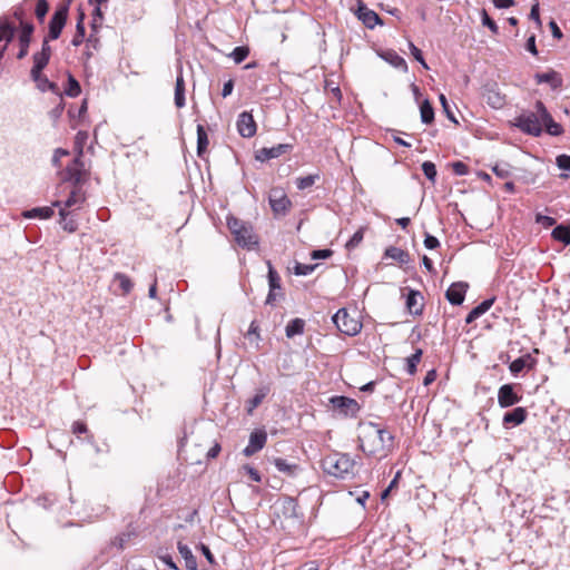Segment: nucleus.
<instances>
[{
	"mask_svg": "<svg viewBox=\"0 0 570 570\" xmlns=\"http://www.w3.org/2000/svg\"><path fill=\"white\" fill-rule=\"evenodd\" d=\"M513 124L521 131L532 136H539L543 128L552 136H558L562 131L561 126L552 119L542 101H537L533 110H523Z\"/></svg>",
	"mask_w": 570,
	"mask_h": 570,
	"instance_id": "f257e3e1",
	"label": "nucleus"
},
{
	"mask_svg": "<svg viewBox=\"0 0 570 570\" xmlns=\"http://www.w3.org/2000/svg\"><path fill=\"white\" fill-rule=\"evenodd\" d=\"M393 442L392 434L377 425L370 423L362 430L360 435V446L367 455L383 458L386 456Z\"/></svg>",
	"mask_w": 570,
	"mask_h": 570,
	"instance_id": "f03ea898",
	"label": "nucleus"
},
{
	"mask_svg": "<svg viewBox=\"0 0 570 570\" xmlns=\"http://www.w3.org/2000/svg\"><path fill=\"white\" fill-rule=\"evenodd\" d=\"M227 226L234 236L235 242L247 249L258 245V236L254 233L253 226L236 217L227 218Z\"/></svg>",
	"mask_w": 570,
	"mask_h": 570,
	"instance_id": "7ed1b4c3",
	"label": "nucleus"
},
{
	"mask_svg": "<svg viewBox=\"0 0 570 570\" xmlns=\"http://www.w3.org/2000/svg\"><path fill=\"white\" fill-rule=\"evenodd\" d=\"M354 465V461L347 454L342 453L330 454L322 461L324 472L341 479L352 474Z\"/></svg>",
	"mask_w": 570,
	"mask_h": 570,
	"instance_id": "20e7f679",
	"label": "nucleus"
},
{
	"mask_svg": "<svg viewBox=\"0 0 570 570\" xmlns=\"http://www.w3.org/2000/svg\"><path fill=\"white\" fill-rule=\"evenodd\" d=\"M333 322L343 334L354 336L360 333L362 323L350 315L345 308L338 309L333 316Z\"/></svg>",
	"mask_w": 570,
	"mask_h": 570,
	"instance_id": "39448f33",
	"label": "nucleus"
},
{
	"mask_svg": "<svg viewBox=\"0 0 570 570\" xmlns=\"http://www.w3.org/2000/svg\"><path fill=\"white\" fill-rule=\"evenodd\" d=\"M268 200L275 215H285L292 206L285 190L281 187H273L269 190Z\"/></svg>",
	"mask_w": 570,
	"mask_h": 570,
	"instance_id": "423d86ee",
	"label": "nucleus"
},
{
	"mask_svg": "<svg viewBox=\"0 0 570 570\" xmlns=\"http://www.w3.org/2000/svg\"><path fill=\"white\" fill-rule=\"evenodd\" d=\"M68 11H69L68 3L61 4L56 9V11L49 22V33L46 39L55 40L60 37L61 31H62V29L66 24L67 18H68Z\"/></svg>",
	"mask_w": 570,
	"mask_h": 570,
	"instance_id": "0eeeda50",
	"label": "nucleus"
},
{
	"mask_svg": "<svg viewBox=\"0 0 570 570\" xmlns=\"http://www.w3.org/2000/svg\"><path fill=\"white\" fill-rule=\"evenodd\" d=\"M51 57V47L49 46L48 39H45L42 42V48L39 52L33 55V67L31 69L32 79L39 78V72H41L45 67L48 65Z\"/></svg>",
	"mask_w": 570,
	"mask_h": 570,
	"instance_id": "6e6552de",
	"label": "nucleus"
},
{
	"mask_svg": "<svg viewBox=\"0 0 570 570\" xmlns=\"http://www.w3.org/2000/svg\"><path fill=\"white\" fill-rule=\"evenodd\" d=\"M522 396L514 391L513 384H504L498 391V404L500 407H509L521 401Z\"/></svg>",
	"mask_w": 570,
	"mask_h": 570,
	"instance_id": "1a4fd4ad",
	"label": "nucleus"
},
{
	"mask_svg": "<svg viewBox=\"0 0 570 570\" xmlns=\"http://www.w3.org/2000/svg\"><path fill=\"white\" fill-rule=\"evenodd\" d=\"M354 13L370 29L381 23L379 14L368 9L361 0H357V8L354 10Z\"/></svg>",
	"mask_w": 570,
	"mask_h": 570,
	"instance_id": "9d476101",
	"label": "nucleus"
},
{
	"mask_svg": "<svg viewBox=\"0 0 570 570\" xmlns=\"http://www.w3.org/2000/svg\"><path fill=\"white\" fill-rule=\"evenodd\" d=\"M267 441V434L265 431H254L249 435L248 445L244 449L243 453L245 456H252L256 452L261 451Z\"/></svg>",
	"mask_w": 570,
	"mask_h": 570,
	"instance_id": "9b49d317",
	"label": "nucleus"
},
{
	"mask_svg": "<svg viewBox=\"0 0 570 570\" xmlns=\"http://www.w3.org/2000/svg\"><path fill=\"white\" fill-rule=\"evenodd\" d=\"M237 129L239 135L245 138H250L256 134V122L249 112L244 111L238 116Z\"/></svg>",
	"mask_w": 570,
	"mask_h": 570,
	"instance_id": "f8f14e48",
	"label": "nucleus"
},
{
	"mask_svg": "<svg viewBox=\"0 0 570 570\" xmlns=\"http://www.w3.org/2000/svg\"><path fill=\"white\" fill-rule=\"evenodd\" d=\"M468 287V284L463 282L453 283L445 293L448 301L453 305L462 304Z\"/></svg>",
	"mask_w": 570,
	"mask_h": 570,
	"instance_id": "ddd939ff",
	"label": "nucleus"
},
{
	"mask_svg": "<svg viewBox=\"0 0 570 570\" xmlns=\"http://www.w3.org/2000/svg\"><path fill=\"white\" fill-rule=\"evenodd\" d=\"M292 148L288 144H279L271 148H262L256 154V159L259 161H266L273 158H277L283 154L287 153Z\"/></svg>",
	"mask_w": 570,
	"mask_h": 570,
	"instance_id": "4468645a",
	"label": "nucleus"
},
{
	"mask_svg": "<svg viewBox=\"0 0 570 570\" xmlns=\"http://www.w3.org/2000/svg\"><path fill=\"white\" fill-rule=\"evenodd\" d=\"M528 416V412L524 407H515L503 415V425L505 428H512L522 424Z\"/></svg>",
	"mask_w": 570,
	"mask_h": 570,
	"instance_id": "2eb2a0df",
	"label": "nucleus"
},
{
	"mask_svg": "<svg viewBox=\"0 0 570 570\" xmlns=\"http://www.w3.org/2000/svg\"><path fill=\"white\" fill-rule=\"evenodd\" d=\"M534 79L537 83H548L552 89H558L562 86V77L554 70L535 73Z\"/></svg>",
	"mask_w": 570,
	"mask_h": 570,
	"instance_id": "dca6fc26",
	"label": "nucleus"
},
{
	"mask_svg": "<svg viewBox=\"0 0 570 570\" xmlns=\"http://www.w3.org/2000/svg\"><path fill=\"white\" fill-rule=\"evenodd\" d=\"M80 157L81 156L78 155L72 164L67 167V179L72 180L76 184L82 181L85 177V168L83 164L80 161Z\"/></svg>",
	"mask_w": 570,
	"mask_h": 570,
	"instance_id": "f3484780",
	"label": "nucleus"
},
{
	"mask_svg": "<svg viewBox=\"0 0 570 570\" xmlns=\"http://www.w3.org/2000/svg\"><path fill=\"white\" fill-rule=\"evenodd\" d=\"M494 303V298H489L480 303L478 306L471 309V312L466 315L465 322L468 324L474 322L484 313H487Z\"/></svg>",
	"mask_w": 570,
	"mask_h": 570,
	"instance_id": "a211bd4d",
	"label": "nucleus"
},
{
	"mask_svg": "<svg viewBox=\"0 0 570 570\" xmlns=\"http://www.w3.org/2000/svg\"><path fill=\"white\" fill-rule=\"evenodd\" d=\"M381 57L393 67L401 69L403 71H407L406 61L396 51L386 50L381 53Z\"/></svg>",
	"mask_w": 570,
	"mask_h": 570,
	"instance_id": "6ab92c4d",
	"label": "nucleus"
},
{
	"mask_svg": "<svg viewBox=\"0 0 570 570\" xmlns=\"http://www.w3.org/2000/svg\"><path fill=\"white\" fill-rule=\"evenodd\" d=\"M332 403L335 407L344 410L346 414H354L358 409L355 400L345 396H335L332 399Z\"/></svg>",
	"mask_w": 570,
	"mask_h": 570,
	"instance_id": "aec40b11",
	"label": "nucleus"
},
{
	"mask_svg": "<svg viewBox=\"0 0 570 570\" xmlns=\"http://www.w3.org/2000/svg\"><path fill=\"white\" fill-rule=\"evenodd\" d=\"M178 551L185 560L186 568L188 570H197V561L188 546L178 542Z\"/></svg>",
	"mask_w": 570,
	"mask_h": 570,
	"instance_id": "412c9836",
	"label": "nucleus"
},
{
	"mask_svg": "<svg viewBox=\"0 0 570 570\" xmlns=\"http://www.w3.org/2000/svg\"><path fill=\"white\" fill-rule=\"evenodd\" d=\"M421 295L419 292L410 291L406 297V307L413 315H419L422 312L423 305L420 303Z\"/></svg>",
	"mask_w": 570,
	"mask_h": 570,
	"instance_id": "4be33fe9",
	"label": "nucleus"
},
{
	"mask_svg": "<svg viewBox=\"0 0 570 570\" xmlns=\"http://www.w3.org/2000/svg\"><path fill=\"white\" fill-rule=\"evenodd\" d=\"M186 104L185 100V81L181 72L177 76L176 86H175V106L177 108H183Z\"/></svg>",
	"mask_w": 570,
	"mask_h": 570,
	"instance_id": "5701e85b",
	"label": "nucleus"
},
{
	"mask_svg": "<svg viewBox=\"0 0 570 570\" xmlns=\"http://www.w3.org/2000/svg\"><path fill=\"white\" fill-rule=\"evenodd\" d=\"M385 257L394 259L400 264H406L409 262V254L402 248L390 246L385 249Z\"/></svg>",
	"mask_w": 570,
	"mask_h": 570,
	"instance_id": "b1692460",
	"label": "nucleus"
},
{
	"mask_svg": "<svg viewBox=\"0 0 570 570\" xmlns=\"http://www.w3.org/2000/svg\"><path fill=\"white\" fill-rule=\"evenodd\" d=\"M268 282H269V294L267 296L266 303L272 304L274 302V299H275L274 291L275 289H279L281 285H279V276L272 268L271 265H269V271H268Z\"/></svg>",
	"mask_w": 570,
	"mask_h": 570,
	"instance_id": "393cba45",
	"label": "nucleus"
},
{
	"mask_svg": "<svg viewBox=\"0 0 570 570\" xmlns=\"http://www.w3.org/2000/svg\"><path fill=\"white\" fill-rule=\"evenodd\" d=\"M86 197L80 189H73L68 199L65 202V205L62 208L67 210V208H71L76 206L77 208H80V206L85 203Z\"/></svg>",
	"mask_w": 570,
	"mask_h": 570,
	"instance_id": "a878e982",
	"label": "nucleus"
},
{
	"mask_svg": "<svg viewBox=\"0 0 570 570\" xmlns=\"http://www.w3.org/2000/svg\"><path fill=\"white\" fill-rule=\"evenodd\" d=\"M208 136L203 125L197 126V154L202 157L208 147Z\"/></svg>",
	"mask_w": 570,
	"mask_h": 570,
	"instance_id": "bb28decb",
	"label": "nucleus"
},
{
	"mask_svg": "<svg viewBox=\"0 0 570 570\" xmlns=\"http://www.w3.org/2000/svg\"><path fill=\"white\" fill-rule=\"evenodd\" d=\"M532 366V360H531V356L529 354L527 355H523L521 357H518L515 358L511 364H510V371L513 373V374H518L520 373L521 371H523L525 367H531Z\"/></svg>",
	"mask_w": 570,
	"mask_h": 570,
	"instance_id": "cd10ccee",
	"label": "nucleus"
},
{
	"mask_svg": "<svg viewBox=\"0 0 570 570\" xmlns=\"http://www.w3.org/2000/svg\"><path fill=\"white\" fill-rule=\"evenodd\" d=\"M268 393L267 389H261L257 393L246 402V411L252 414L254 410L263 402Z\"/></svg>",
	"mask_w": 570,
	"mask_h": 570,
	"instance_id": "c85d7f7f",
	"label": "nucleus"
},
{
	"mask_svg": "<svg viewBox=\"0 0 570 570\" xmlns=\"http://www.w3.org/2000/svg\"><path fill=\"white\" fill-rule=\"evenodd\" d=\"M53 215L52 207H38L31 210H28L23 214L26 218H50Z\"/></svg>",
	"mask_w": 570,
	"mask_h": 570,
	"instance_id": "c756f323",
	"label": "nucleus"
},
{
	"mask_svg": "<svg viewBox=\"0 0 570 570\" xmlns=\"http://www.w3.org/2000/svg\"><path fill=\"white\" fill-rule=\"evenodd\" d=\"M552 237L563 243L564 245L570 244V226L559 225L552 230Z\"/></svg>",
	"mask_w": 570,
	"mask_h": 570,
	"instance_id": "7c9ffc66",
	"label": "nucleus"
},
{
	"mask_svg": "<svg viewBox=\"0 0 570 570\" xmlns=\"http://www.w3.org/2000/svg\"><path fill=\"white\" fill-rule=\"evenodd\" d=\"M421 120L423 124H432L434 120V110L429 100H424L420 107Z\"/></svg>",
	"mask_w": 570,
	"mask_h": 570,
	"instance_id": "2f4dec72",
	"label": "nucleus"
},
{
	"mask_svg": "<svg viewBox=\"0 0 570 570\" xmlns=\"http://www.w3.org/2000/svg\"><path fill=\"white\" fill-rule=\"evenodd\" d=\"M274 465L279 472H283L287 475H294L298 466L294 463H288L286 460L282 458L274 459Z\"/></svg>",
	"mask_w": 570,
	"mask_h": 570,
	"instance_id": "473e14b6",
	"label": "nucleus"
},
{
	"mask_svg": "<svg viewBox=\"0 0 570 570\" xmlns=\"http://www.w3.org/2000/svg\"><path fill=\"white\" fill-rule=\"evenodd\" d=\"M423 351L417 348L411 356L406 358V371L410 375L415 374L416 366L421 362Z\"/></svg>",
	"mask_w": 570,
	"mask_h": 570,
	"instance_id": "72a5a7b5",
	"label": "nucleus"
},
{
	"mask_svg": "<svg viewBox=\"0 0 570 570\" xmlns=\"http://www.w3.org/2000/svg\"><path fill=\"white\" fill-rule=\"evenodd\" d=\"M304 331V321L301 318L292 320L286 326V336L293 337L302 334Z\"/></svg>",
	"mask_w": 570,
	"mask_h": 570,
	"instance_id": "f704fd0d",
	"label": "nucleus"
},
{
	"mask_svg": "<svg viewBox=\"0 0 570 570\" xmlns=\"http://www.w3.org/2000/svg\"><path fill=\"white\" fill-rule=\"evenodd\" d=\"M59 215H60V218H61L60 219V224H61V226H62V228L65 230H67L68 233H73V232L77 230V223H76V220L67 218L69 213L65 208H60Z\"/></svg>",
	"mask_w": 570,
	"mask_h": 570,
	"instance_id": "c9c22d12",
	"label": "nucleus"
},
{
	"mask_svg": "<svg viewBox=\"0 0 570 570\" xmlns=\"http://www.w3.org/2000/svg\"><path fill=\"white\" fill-rule=\"evenodd\" d=\"M85 38V26H83V13L80 14L77 26H76V35L73 36L71 43L75 47H78L82 43Z\"/></svg>",
	"mask_w": 570,
	"mask_h": 570,
	"instance_id": "e433bc0d",
	"label": "nucleus"
},
{
	"mask_svg": "<svg viewBox=\"0 0 570 570\" xmlns=\"http://www.w3.org/2000/svg\"><path fill=\"white\" fill-rule=\"evenodd\" d=\"M487 102L493 108H501L505 104L504 96L497 91H489L487 95Z\"/></svg>",
	"mask_w": 570,
	"mask_h": 570,
	"instance_id": "4c0bfd02",
	"label": "nucleus"
},
{
	"mask_svg": "<svg viewBox=\"0 0 570 570\" xmlns=\"http://www.w3.org/2000/svg\"><path fill=\"white\" fill-rule=\"evenodd\" d=\"M249 55V48L246 46L236 47L229 55L235 63L243 62Z\"/></svg>",
	"mask_w": 570,
	"mask_h": 570,
	"instance_id": "58836bf2",
	"label": "nucleus"
},
{
	"mask_svg": "<svg viewBox=\"0 0 570 570\" xmlns=\"http://www.w3.org/2000/svg\"><path fill=\"white\" fill-rule=\"evenodd\" d=\"M364 232H365V227H361V228H358V230H356L354 233V235L350 238V240L345 245L348 250L356 248L362 243L363 237H364Z\"/></svg>",
	"mask_w": 570,
	"mask_h": 570,
	"instance_id": "ea45409f",
	"label": "nucleus"
},
{
	"mask_svg": "<svg viewBox=\"0 0 570 570\" xmlns=\"http://www.w3.org/2000/svg\"><path fill=\"white\" fill-rule=\"evenodd\" d=\"M80 91L81 89L79 82L72 76H69L68 85L65 89L66 95L69 97H77L80 94Z\"/></svg>",
	"mask_w": 570,
	"mask_h": 570,
	"instance_id": "a19ab883",
	"label": "nucleus"
},
{
	"mask_svg": "<svg viewBox=\"0 0 570 570\" xmlns=\"http://www.w3.org/2000/svg\"><path fill=\"white\" fill-rule=\"evenodd\" d=\"M316 179H318V175H308L305 177H299L296 179V186L299 190H304L312 187L315 184Z\"/></svg>",
	"mask_w": 570,
	"mask_h": 570,
	"instance_id": "79ce46f5",
	"label": "nucleus"
},
{
	"mask_svg": "<svg viewBox=\"0 0 570 570\" xmlns=\"http://www.w3.org/2000/svg\"><path fill=\"white\" fill-rule=\"evenodd\" d=\"M116 279L125 294L129 293L134 286L132 282L125 274H116Z\"/></svg>",
	"mask_w": 570,
	"mask_h": 570,
	"instance_id": "37998d69",
	"label": "nucleus"
},
{
	"mask_svg": "<svg viewBox=\"0 0 570 570\" xmlns=\"http://www.w3.org/2000/svg\"><path fill=\"white\" fill-rule=\"evenodd\" d=\"M422 170L425 175V177L431 180V181H434L435 180V177H436V167L435 165L432 163V161H424L422 164Z\"/></svg>",
	"mask_w": 570,
	"mask_h": 570,
	"instance_id": "c03bdc74",
	"label": "nucleus"
},
{
	"mask_svg": "<svg viewBox=\"0 0 570 570\" xmlns=\"http://www.w3.org/2000/svg\"><path fill=\"white\" fill-rule=\"evenodd\" d=\"M409 48H410V51H411L412 56L414 57V59L417 62H420L424 69H429V66L425 62L421 50L411 41L409 42Z\"/></svg>",
	"mask_w": 570,
	"mask_h": 570,
	"instance_id": "a18cd8bd",
	"label": "nucleus"
},
{
	"mask_svg": "<svg viewBox=\"0 0 570 570\" xmlns=\"http://www.w3.org/2000/svg\"><path fill=\"white\" fill-rule=\"evenodd\" d=\"M258 330H259L258 324L255 321H253L247 331V337H248V340L254 341L255 347H258V341H259Z\"/></svg>",
	"mask_w": 570,
	"mask_h": 570,
	"instance_id": "49530a36",
	"label": "nucleus"
},
{
	"mask_svg": "<svg viewBox=\"0 0 570 570\" xmlns=\"http://www.w3.org/2000/svg\"><path fill=\"white\" fill-rule=\"evenodd\" d=\"M49 4L46 0H39L36 6V16L39 20H43L46 14L48 13Z\"/></svg>",
	"mask_w": 570,
	"mask_h": 570,
	"instance_id": "de8ad7c7",
	"label": "nucleus"
},
{
	"mask_svg": "<svg viewBox=\"0 0 570 570\" xmlns=\"http://www.w3.org/2000/svg\"><path fill=\"white\" fill-rule=\"evenodd\" d=\"M315 269V265H306L302 263H296L294 267V272L296 275L306 276L311 274Z\"/></svg>",
	"mask_w": 570,
	"mask_h": 570,
	"instance_id": "09e8293b",
	"label": "nucleus"
},
{
	"mask_svg": "<svg viewBox=\"0 0 570 570\" xmlns=\"http://www.w3.org/2000/svg\"><path fill=\"white\" fill-rule=\"evenodd\" d=\"M87 139H88L87 131H78L77 132V135H76V147H77L79 156L82 155V147L86 144Z\"/></svg>",
	"mask_w": 570,
	"mask_h": 570,
	"instance_id": "8fccbe9b",
	"label": "nucleus"
},
{
	"mask_svg": "<svg viewBox=\"0 0 570 570\" xmlns=\"http://www.w3.org/2000/svg\"><path fill=\"white\" fill-rule=\"evenodd\" d=\"M439 99H440V102L442 105L443 111L446 114L448 118L450 120H452L453 122L458 124V120L455 119L453 112L450 109V105H449V102L446 100V97L443 94H441Z\"/></svg>",
	"mask_w": 570,
	"mask_h": 570,
	"instance_id": "3c124183",
	"label": "nucleus"
},
{
	"mask_svg": "<svg viewBox=\"0 0 570 570\" xmlns=\"http://www.w3.org/2000/svg\"><path fill=\"white\" fill-rule=\"evenodd\" d=\"M451 166L455 175L464 176L469 173V167L462 161H455Z\"/></svg>",
	"mask_w": 570,
	"mask_h": 570,
	"instance_id": "603ef678",
	"label": "nucleus"
},
{
	"mask_svg": "<svg viewBox=\"0 0 570 570\" xmlns=\"http://www.w3.org/2000/svg\"><path fill=\"white\" fill-rule=\"evenodd\" d=\"M482 23L487 26L493 33L498 32L497 23L488 16L487 11H482Z\"/></svg>",
	"mask_w": 570,
	"mask_h": 570,
	"instance_id": "864d4df0",
	"label": "nucleus"
},
{
	"mask_svg": "<svg viewBox=\"0 0 570 570\" xmlns=\"http://www.w3.org/2000/svg\"><path fill=\"white\" fill-rule=\"evenodd\" d=\"M33 80L37 82L38 88H40L41 90H46L47 88L53 87V85L48 80V78L42 75V71L39 72V78Z\"/></svg>",
	"mask_w": 570,
	"mask_h": 570,
	"instance_id": "5fc2aeb1",
	"label": "nucleus"
},
{
	"mask_svg": "<svg viewBox=\"0 0 570 570\" xmlns=\"http://www.w3.org/2000/svg\"><path fill=\"white\" fill-rule=\"evenodd\" d=\"M492 171L500 178H508L510 176V170L504 165L493 166Z\"/></svg>",
	"mask_w": 570,
	"mask_h": 570,
	"instance_id": "6e6d98bb",
	"label": "nucleus"
},
{
	"mask_svg": "<svg viewBox=\"0 0 570 570\" xmlns=\"http://www.w3.org/2000/svg\"><path fill=\"white\" fill-rule=\"evenodd\" d=\"M557 165L559 168L564 170H570V156L569 155H560L557 157Z\"/></svg>",
	"mask_w": 570,
	"mask_h": 570,
	"instance_id": "4d7b16f0",
	"label": "nucleus"
},
{
	"mask_svg": "<svg viewBox=\"0 0 570 570\" xmlns=\"http://www.w3.org/2000/svg\"><path fill=\"white\" fill-rule=\"evenodd\" d=\"M424 246L429 249H435L436 247L440 246V242L436 237L426 234L424 239Z\"/></svg>",
	"mask_w": 570,
	"mask_h": 570,
	"instance_id": "13d9d810",
	"label": "nucleus"
},
{
	"mask_svg": "<svg viewBox=\"0 0 570 570\" xmlns=\"http://www.w3.org/2000/svg\"><path fill=\"white\" fill-rule=\"evenodd\" d=\"M537 223H539L543 227L548 228L556 224V219L550 216L537 215Z\"/></svg>",
	"mask_w": 570,
	"mask_h": 570,
	"instance_id": "bf43d9fd",
	"label": "nucleus"
},
{
	"mask_svg": "<svg viewBox=\"0 0 570 570\" xmlns=\"http://www.w3.org/2000/svg\"><path fill=\"white\" fill-rule=\"evenodd\" d=\"M529 18L533 21H535L537 26L538 27H541V20H540V13H539V3L535 2L531 10H530V14H529Z\"/></svg>",
	"mask_w": 570,
	"mask_h": 570,
	"instance_id": "052dcab7",
	"label": "nucleus"
},
{
	"mask_svg": "<svg viewBox=\"0 0 570 570\" xmlns=\"http://www.w3.org/2000/svg\"><path fill=\"white\" fill-rule=\"evenodd\" d=\"M332 254H333V252L331 249L313 250L312 258L313 259H324V258H328Z\"/></svg>",
	"mask_w": 570,
	"mask_h": 570,
	"instance_id": "680f3d73",
	"label": "nucleus"
},
{
	"mask_svg": "<svg viewBox=\"0 0 570 570\" xmlns=\"http://www.w3.org/2000/svg\"><path fill=\"white\" fill-rule=\"evenodd\" d=\"M244 470L248 473L249 478L255 482H261L262 478L259 472L250 465H245Z\"/></svg>",
	"mask_w": 570,
	"mask_h": 570,
	"instance_id": "e2e57ef3",
	"label": "nucleus"
},
{
	"mask_svg": "<svg viewBox=\"0 0 570 570\" xmlns=\"http://www.w3.org/2000/svg\"><path fill=\"white\" fill-rule=\"evenodd\" d=\"M525 48L532 55H534V56L538 55V50H537V46H535V36L534 35H532V36H530L528 38L527 43H525Z\"/></svg>",
	"mask_w": 570,
	"mask_h": 570,
	"instance_id": "0e129e2a",
	"label": "nucleus"
},
{
	"mask_svg": "<svg viewBox=\"0 0 570 570\" xmlns=\"http://www.w3.org/2000/svg\"><path fill=\"white\" fill-rule=\"evenodd\" d=\"M72 432L75 434H81V433H86L87 432V425L81 422V421H77L72 424Z\"/></svg>",
	"mask_w": 570,
	"mask_h": 570,
	"instance_id": "69168bd1",
	"label": "nucleus"
},
{
	"mask_svg": "<svg viewBox=\"0 0 570 570\" xmlns=\"http://www.w3.org/2000/svg\"><path fill=\"white\" fill-rule=\"evenodd\" d=\"M199 549L203 552V554L205 556V558L207 559V561L210 564H214L215 563V558H214L213 553L210 552L209 548L207 546H205V544H200Z\"/></svg>",
	"mask_w": 570,
	"mask_h": 570,
	"instance_id": "338daca9",
	"label": "nucleus"
},
{
	"mask_svg": "<svg viewBox=\"0 0 570 570\" xmlns=\"http://www.w3.org/2000/svg\"><path fill=\"white\" fill-rule=\"evenodd\" d=\"M494 6L499 9L510 8L515 4L514 0H492Z\"/></svg>",
	"mask_w": 570,
	"mask_h": 570,
	"instance_id": "774afa93",
	"label": "nucleus"
}]
</instances>
